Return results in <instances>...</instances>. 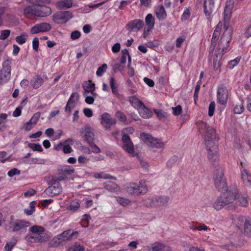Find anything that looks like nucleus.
I'll list each match as a JSON object with an SVG mask.
<instances>
[{
	"mask_svg": "<svg viewBox=\"0 0 251 251\" xmlns=\"http://www.w3.org/2000/svg\"><path fill=\"white\" fill-rule=\"evenodd\" d=\"M26 34H22L21 35L18 36L16 37V41L20 45H22L25 43L26 41Z\"/></svg>",
	"mask_w": 251,
	"mask_h": 251,
	"instance_id": "nucleus-48",
	"label": "nucleus"
},
{
	"mask_svg": "<svg viewBox=\"0 0 251 251\" xmlns=\"http://www.w3.org/2000/svg\"><path fill=\"white\" fill-rule=\"evenodd\" d=\"M73 17L72 13L69 11H60L54 14L53 21L57 24H64L67 22Z\"/></svg>",
	"mask_w": 251,
	"mask_h": 251,
	"instance_id": "nucleus-9",
	"label": "nucleus"
},
{
	"mask_svg": "<svg viewBox=\"0 0 251 251\" xmlns=\"http://www.w3.org/2000/svg\"><path fill=\"white\" fill-rule=\"evenodd\" d=\"M244 110V107L243 104L237 105L234 108V112L236 114H241Z\"/></svg>",
	"mask_w": 251,
	"mask_h": 251,
	"instance_id": "nucleus-58",
	"label": "nucleus"
},
{
	"mask_svg": "<svg viewBox=\"0 0 251 251\" xmlns=\"http://www.w3.org/2000/svg\"><path fill=\"white\" fill-rule=\"evenodd\" d=\"M140 139L148 146L151 148H161L164 146V143L158 139H155L147 133H141L140 134Z\"/></svg>",
	"mask_w": 251,
	"mask_h": 251,
	"instance_id": "nucleus-7",
	"label": "nucleus"
},
{
	"mask_svg": "<svg viewBox=\"0 0 251 251\" xmlns=\"http://www.w3.org/2000/svg\"><path fill=\"white\" fill-rule=\"evenodd\" d=\"M29 231L34 234H40L44 231V228L41 226L35 225L30 227Z\"/></svg>",
	"mask_w": 251,
	"mask_h": 251,
	"instance_id": "nucleus-39",
	"label": "nucleus"
},
{
	"mask_svg": "<svg viewBox=\"0 0 251 251\" xmlns=\"http://www.w3.org/2000/svg\"><path fill=\"white\" fill-rule=\"evenodd\" d=\"M217 100L222 105H225L227 101L228 92L226 87L224 85L218 86L217 92Z\"/></svg>",
	"mask_w": 251,
	"mask_h": 251,
	"instance_id": "nucleus-11",
	"label": "nucleus"
},
{
	"mask_svg": "<svg viewBox=\"0 0 251 251\" xmlns=\"http://www.w3.org/2000/svg\"><path fill=\"white\" fill-rule=\"evenodd\" d=\"M78 98L79 96L77 93H73L72 94L65 107V111L66 112H68L69 113H71V109L75 106V101L78 100Z\"/></svg>",
	"mask_w": 251,
	"mask_h": 251,
	"instance_id": "nucleus-24",
	"label": "nucleus"
},
{
	"mask_svg": "<svg viewBox=\"0 0 251 251\" xmlns=\"http://www.w3.org/2000/svg\"><path fill=\"white\" fill-rule=\"evenodd\" d=\"M215 108V103L214 101H211L208 108V115L211 117L214 114V112Z\"/></svg>",
	"mask_w": 251,
	"mask_h": 251,
	"instance_id": "nucleus-53",
	"label": "nucleus"
},
{
	"mask_svg": "<svg viewBox=\"0 0 251 251\" xmlns=\"http://www.w3.org/2000/svg\"><path fill=\"white\" fill-rule=\"evenodd\" d=\"M104 188L111 192H118L120 191V187L115 182L109 181L104 183Z\"/></svg>",
	"mask_w": 251,
	"mask_h": 251,
	"instance_id": "nucleus-30",
	"label": "nucleus"
},
{
	"mask_svg": "<svg viewBox=\"0 0 251 251\" xmlns=\"http://www.w3.org/2000/svg\"><path fill=\"white\" fill-rule=\"evenodd\" d=\"M28 147L34 151H38L39 152L43 151L42 146L39 144L30 143L29 144Z\"/></svg>",
	"mask_w": 251,
	"mask_h": 251,
	"instance_id": "nucleus-47",
	"label": "nucleus"
},
{
	"mask_svg": "<svg viewBox=\"0 0 251 251\" xmlns=\"http://www.w3.org/2000/svg\"><path fill=\"white\" fill-rule=\"evenodd\" d=\"M29 1L33 6H41L50 3V0H29Z\"/></svg>",
	"mask_w": 251,
	"mask_h": 251,
	"instance_id": "nucleus-42",
	"label": "nucleus"
},
{
	"mask_svg": "<svg viewBox=\"0 0 251 251\" xmlns=\"http://www.w3.org/2000/svg\"><path fill=\"white\" fill-rule=\"evenodd\" d=\"M240 60V58L236 57L235 59L231 60L228 64V68L233 69L235 66L238 65Z\"/></svg>",
	"mask_w": 251,
	"mask_h": 251,
	"instance_id": "nucleus-54",
	"label": "nucleus"
},
{
	"mask_svg": "<svg viewBox=\"0 0 251 251\" xmlns=\"http://www.w3.org/2000/svg\"><path fill=\"white\" fill-rule=\"evenodd\" d=\"M11 31L9 29L2 30L0 31V39L4 40L7 39L10 35Z\"/></svg>",
	"mask_w": 251,
	"mask_h": 251,
	"instance_id": "nucleus-49",
	"label": "nucleus"
},
{
	"mask_svg": "<svg viewBox=\"0 0 251 251\" xmlns=\"http://www.w3.org/2000/svg\"><path fill=\"white\" fill-rule=\"evenodd\" d=\"M80 206L79 203L77 201H72L69 205L68 209L71 211H75Z\"/></svg>",
	"mask_w": 251,
	"mask_h": 251,
	"instance_id": "nucleus-44",
	"label": "nucleus"
},
{
	"mask_svg": "<svg viewBox=\"0 0 251 251\" xmlns=\"http://www.w3.org/2000/svg\"><path fill=\"white\" fill-rule=\"evenodd\" d=\"M81 33L79 31L76 30L72 32L71 34V38L73 40H76L80 36Z\"/></svg>",
	"mask_w": 251,
	"mask_h": 251,
	"instance_id": "nucleus-63",
	"label": "nucleus"
},
{
	"mask_svg": "<svg viewBox=\"0 0 251 251\" xmlns=\"http://www.w3.org/2000/svg\"><path fill=\"white\" fill-rule=\"evenodd\" d=\"M39 47V39L35 37L32 41V48L34 50L37 51Z\"/></svg>",
	"mask_w": 251,
	"mask_h": 251,
	"instance_id": "nucleus-62",
	"label": "nucleus"
},
{
	"mask_svg": "<svg viewBox=\"0 0 251 251\" xmlns=\"http://www.w3.org/2000/svg\"><path fill=\"white\" fill-rule=\"evenodd\" d=\"M123 148L125 151L129 154L134 152V145L128 135H123L122 137Z\"/></svg>",
	"mask_w": 251,
	"mask_h": 251,
	"instance_id": "nucleus-15",
	"label": "nucleus"
},
{
	"mask_svg": "<svg viewBox=\"0 0 251 251\" xmlns=\"http://www.w3.org/2000/svg\"><path fill=\"white\" fill-rule=\"evenodd\" d=\"M83 88L84 90V93H93L95 90V84L91 80L86 81L83 84Z\"/></svg>",
	"mask_w": 251,
	"mask_h": 251,
	"instance_id": "nucleus-33",
	"label": "nucleus"
},
{
	"mask_svg": "<svg viewBox=\"0 0 251 251\" xmlns=\"http://www.w3.org/2000/svg\"><path fill=\"white\" fill-rule=\"evenodd\" d=\"M145 23L147 26V31H150L152 29L154 25V18L151 14H148L145 18Z\"/></svg>",
	"mask_w": 251,
	"mask_h": 251,
	"instance_id": "nucleus-31",
	"label": "nucleus"
},
{
	"mask_svg": "<svg viewBox=\"0 0 251 251\" xmlns=\"http://www.w3.org/2000/svg\"><path fill=\"white\" fill-rule=\"evenodd\" d=\"M226 206V205L223 202V200L221 197L218 198L217 201L214 203L213 207L217 210L221 209L223 207Z\"/></svg>",
	"mask_w": 251,
	"mask_h": 251,
	"instance_id": "nucleus-40",
	"label": "nucleus"
},
{
	"mask_svg": "<svg viewBox=\"0 0 251 251\" xmlns=\"http://www.w3.org/2000/svg\"><path fill=\"white\" fill-rule=\"evenodd\" d=\"M144 25L143 21L137 19L129 22L126 25V28L129 32H137L143 27Z\"/></svg>",
	"mask_w": 251,
	"mask_h": 251,
	"instance_id": "nucleus-16",
	"label": "nucleus"
},
{
	"mask_svg": "<svg viewBox=\"0 0 251 251\" xmlns=\"http://www.w3.org/2000/svg\"><path fill=\"white\" fill-rule=\"evenodd\" d=\"M231 40V33L230 29H226L221 37L218 44V48L216 51L215 57L213 60V67L215 71L221 72V59L225 52L226 51L228 44Z\"/></svg>",
	"mask_w": 251,
	"mask_h": 251,
	"instance_id": "nucleus-2",
	"label": "nucleus"
},
{
	"mask_svg": "<svg viewBox=\"0 0 251 251\" xmlns=\"http://www.w3.org/2000/svg\"><path fill=\"white\" fill-rule=\"evenodd\" d=\"M214 183L216 188L219 191L226 190V182L224 177V171L221 167L218 168L214 173Z\"/></svg>",
	"mask_w": 251,
	"mask_h": 251,
	"instance_id": "nucleus-6",
	"label": "nucleus"
},
{
	"mask_svg": "<svg viewBox=\"0 0 251 251\" xmlns=\"http://www.w3.org/2000/svg\"><path fill=\"white\" fill-rule=\"evenodd\" d=\"M92 148V151L94 153H98L100 152V149L95 144L92 142L91 144H89Z\"/></svg>",
	"mask_w": 251,
	"mask_h": 251,
	"instance_id": "nucleus-64",
	"label": "nucleus"
},
{
	"mask_svg": "<svg viewBox=\"0 0 251 251\" xmlns=\"http://www.w3.org/2000/svg\"><path fill=\"white\" fill-rule=\"evenodd\" d=\"M91 94L93 96H88L87 94H86V93H83V96L85 97V101L89 104H91L94 103L95 100L94 98L97 96L96 93H92Z\"/></svg>",
	"mask_w": 251,
	"mask_h": 251,
	"instance_id": "nucleus-43",
	"label": "nucleus"
},
{
	"mask_svg": "<svg viewBox=\"0 0 251 251\" xmlns=\"http://www.w3.org/2000/svg\"><path fill=\"white\" fill-rule=\"evenodd\" d=\"M11 61L6 59L2 64V68L0 70V84L3 85L8 81L11 76Z\"/></svg>",
	"mask_w": 251,
	"mask_h": 251,
	"instance_id": "nucleus-5",
	"label": "nucleus"
},
{
	"mask_svg": "<svg viewBox=\"0 0 251 251\" xmlns=\"http://www.w3.org/2000/svg\"><path fill=\"white\" fill-rule=\"evenodd\" d=\"M51 28V25L47 23H41L33 26L30 30L31 34L49 31Z\"/></svg>",
	"mask_w": 251,
	"mask_h": 251,
	"instance_id": "nucleus-14",
	"label": "nucleus"
},
{
	"mask_svg": "<svg viewBox=\"0 0 251 251\" xmlns=\"http://www.w3.org/2000/svg\"><path fill=\"white\" fill-rule=\"evenodd\" d=\"M50 186L45 190L44 193L49 196H53L58 195L62 191V187L60 183L55 179H51L50 183Z\"/></svg>",
	"mask_w": 251,
	"mask_h": 251,
	"instance_id": "nucleus-8",
	"label": "nucleus"
},
{
	"mask_svg": "<svg viewBox=\"0 0 251 251\" xmlns=\"http://www.w3.org/2000/svg\"><path fill=\"white\" fill-rule=\"evenodd\" d=\"M35 201L30 202L29 203V208L25 209L24 210L25 213L28 216L32 215L35 210Z\"/></svg>",
	"mask_w": 251,
	"mask_h": 251,
	"instance_id": "nucleus-41",
	"label": "nucleus"
},
{
	"mask_svg": "<svg viewBox=\"0 0 251 251\" xmlns=\"http://www.w3.org/2000/svg\"><path fill=\"white\" fill-rule=\"evenodd\" d=\"M21 174V171L17 168H13L10 170L7 173V175L9 177H12L15 175H19Z\"/></svg>",
	"mask_w": 251,
	"mask_h": 251,
	"instance_id": "nucleus-55",
	"label": "nucleus"
},
{
	"mask_svg": "<svg viewBox=\"0 0 251 251\" xmlns=\"http://www.w3.org/2000/svg\"><path fill=\"white\" fill-rule=\"evenodd\" d=\"M26 241L30 243H39L46 241V238L41 234L29 233L25 237Z\"/></svg>",
	"mask_w": 251,
	"mask_h": 251,
	"instance_id": "nucleus-21",
	"label": "nucleus"
},
{
	"mask_svg": "<svg viewBox=\"0 0 251 251\" xmlns=\"http://www.w3.org/2000/svg\"><path fill=\"white\" fill-rule=\"evenodd\" d=\"M241 176L245 183H250L251 182V176L247 170L245 169L242 171Z\"/></svg>",
	"mask_w": 251,
	"mask_h": 251,
	"instance_id": "nucleus-38",
	"label": "nucleus"
},
{
	"mask_svg": "<svg viewBox=\"0 0 251 251\" xmlns=\"http://www.w3.org/2000/svg\"><path fill=\"white\" fill-rule=\"evenodd\" d=\"M129 101L131 105L137 110L144 104L142 101L135 96L129 97Z\"/></svg>",
	"mask_w": 251,
	"mask_h": 251,
	"instance_id": "nucleus-35",
	"label": "nucleus"
},
{
	"mask_svg": "<svg viewBox=\"0 0 251 251\" xmlns=\"http://www.w3.org/2000/svg\"><path fill=\"white\" fill-rule=\"evenodd\" d=\"M226 190V192L224 193L222 196L220 197L223 200V202L226 205V206L233 202L236 200V190Z\"/></svg>",
	"mask_w": 251,
	"mask_h": 251,
	"instance_id": "nucleus-13",
	"label": "nucleus"
},
{
	"mask_svg": "<svg viewBox=\"0 0 251 251\" xmlns=\"http://www.w3.org/2000/svg\"><path fill=\"white\" fill-rule=\"evenodd\" d=\"M94 177L97 179H113L116 180V177L111 176L109 174L105 173L103 172H97L94 174Z\"/></svg>",
	"mask_w": 251,
	"mask_h": 251,
	"instance_id": "nucleus-32",
	"label": "nucleus"
},
{
	"mask_svg": "<svg viewBox=\"0 0 251 251\" xmlns=\"http://www.w3.org/2000/svg\"><path fill=\"white\" fill-rule=\"evenodd\" d=\"M139 115L144 119H149L152 116V112L143 104L138 109Z\"/></svg>",
	"mask_w": 251,
	"mask_h": 251,
	"instance_id": "nucleus-28",
	"label": "nucleus"
},
{
	"mask_svg": "<svg viewBox=\"0 0 251 251\" xmlns=\"http://www.w3.org/2000/svg\"><path fill=\"white\" fill-rule=\"evenodd\" d=\"M155 12L159 21H163L167 17V13L162 5L157 6L155 9Z\"/></svg>",
	"mask_w": 251,
	"mask_h": 251,
	"instance_id": "nucleus-27",
	"label": "nucleus"
},
{
	"mask_svg": "<svg viewBox=\"0 0 251 251\" xmlns=\"http://www.w3.org/2000/svg\"><path fill=\"white\" fill-rule=\"evenodd\" d=\"M245 234L251 237V219H246L244 224Z\"/></svg>",
	"mask_w": 251,
	"mask_h": 251,
	"instance_id": "nucleus-36",
	"label": "nucleus"
},
{
	"mask_svg": "<svg viewBox=\"0 0 251 251\" xmlns=\"http://www.w3.org/2000/svg\"><path fill=\"white\" fill-rule=\"evenodd\" d=\"M74 171L75 170L74 168H70L67 167H64L59 170V180L62 181L70 178L72 174L74 172Z\"/></svg>",
	"mask_w": 251,
	"mask_h": 251,
	"instance_id": "nucleus-20",
	"label": "nucleus"
},
{
	"mask_svg": "<svg viewBox=\"0 0 251 251\" xmlns=\"http://www.w3.org/2000/svg\"><path fill=\"white\" fill-rule=\"evenodd\" d=\"M177 156H173L167 162V166L168 168H171L178 160Z\"/></svg>",
	"mask_w": 251,
	"mask_h": 251,
	"instance_id": "nucleus-51",
	"label": "nucleus"
},
{
	"mask_svg": "<svg viewBox=\"0 0 251 251\" xmlns=\"http://www.w3.org/2000/svg\"><path fill=\"white\" fill-rule=\"evenodd\" d=\"M173 112V114L175 116H178L180 115L182 111V107L180 105H178L176 107H173L172 108Z\"/></svg>",
	"mask_w": 251,
	"mask_h": 251,
	"instance_id": "nucleus-56",
	"label": "nucleus"
},
{
	"mask_svg": "<svg viewBox=\"0 0 251 251\" xmlns=\"http://www.w3.org/2000/svg\"><path fill=\"white\" fill-rule=\"evenodd\" d=\"M154 112L155 114H156L157 117L160 119H163L166 118L168 116V114L166 112H164L162 110H159L155 109H154Z\"/></svg>",
	"mask_w": 251,
	"mask_h": 251,
	"instance_id": "nucleus-50",
	"label": "nucleus"
},
{
	"mask_svg": "<svg viewBox=\"0 0 251 251\" xmlns=\"http://www.w3.org/2000/svg\"><path fill=\"white\" fill-rule=\"evenodd\" d=\"M26 16L33 15L38 17H47L52 13L51 8L44 5L41 6H28L24 9Z\"/></svg>",
	"mask_w": 251,
	"mask_h": 251,
	"instance_id": "nucleus-3",
	"label": "nucleus"
},
{
	"mask_svg": "<svg viewBox=\"0 0 251 251\" xmlns=\"http://www.w3.org/2000/svg\"><path fill=\"white\" fill-rule=\"evenodd\" d=\"M117 201L120 204L124 206L127 205L130 203V201L129 200L122 197L118 198Z\"/></svg>",
	"mask_w": 251,
	"mask_h": 251,
	"instance_id": "nucleus-59",
	"label": "nucleus"
},
{
	"mask_svg": "<svg viewBox=\"0 0 251 251\" xmlns=\"http://www.w3.org/2000/svg\"><path fill=\"white\" fill-rule=\"evenodd\" d=\"M196 125L200 133L203 134L209 159L211 163L216 162L219 159V155L218 146L216 142L215 130L213 127L201 121H198Z\"/></svg>",
	"mask_w": 251,
	"mask_h": 251,
	"instance_id": "nucleus-1",
	"label": "nucleus"
},
{
	"mask_svg": "<svg viewBox=\"0 0 251 251\" xmlns=\"http://www.w3.org/2000/svg\"><path fill=\"white\" fill-rule=\"evenodd\" d=\"M190 11L188 9H186L183 12L181 19L182 21H186L190 17Z\"/></svg>",
	"mask_w": 251,
	"mask_h": 251,
	"instance_id": "nucleus-61",
	"label": "nucleus"
},
{
	"mask_svg": "<svg viewBox=\"0 0 251 251\" xmlns=\"http://www.w3.org/2000/svg\"><path fill=\"white\" fill-rule=\"evenodd\" d=\"M236 202L238 205L247 207L249 204V200L247 196L243 195L236 192Z\"/></svg>",
	"mask_w": 251,
	"mask_h": 251,
	"instance_id": "nucleus-26",
	"label": "nucleus"
},
{
	"mask_svg": "<svg viewBox=\"0 0 251 251\" xmlns=\"http://www.w3.org/2000/svg\"><path fill=\"white\" fill-rule=\"evenodd\" d=\"M107 68V66L106 64H103L101 66L99 67L96 72L97 76H101L106 71Z\"/></svg>",
	"mask_w": 251,
	"mask_h": 251,
	"instance_id": "nucleus-46",
	"label": "nucleus"
},
{
	"mask_svg": "<svg viewBox=\"0 0 251 251\" xmlns=\"http://www.w3.org/2000/svg\"><path fill=\"white\" fill-rule=\"evenodd\" d=\"M127 193L131 195L140 196L145 194L148 191V187L144 180H140L138 183L131 182L126 187Z\"/></svg>",
	"mask_w": 251,
	"mask_h": 251,
	"instance_id": "nucleus-4",
	"label": "nucleus"
},
{
	"mask_svg": "<svg viewBox=\"0 0 251 251\" xmlns=\"http://www.w3.org/2000/svg\"><path fill=\"white\" fill-rule=\"evenodd\" d=\"M116 116L122 122H125L126 121V115L120 111H118L116 113Z\"/></svg>",
	"mask_w": 251,
	"mask_h": 251,
	"instance_id": "nucleus-57",
	"label": "nucleus"
},
{
	"mask_svg": "<svg viewBox=\"0 0 251 251\" xmlns=\"http://www.w3.org/2000/svg\"><path fill=\"white\" fill-rule=\"evenodd\" d=\"M234 6V0H227L224 12V22H228L230 19L232 10Z\"/></svg>",
	"mask_w": 251,
	"mask_h": 251,
	"instance_id": "nucleus-19",
	"label": "nucleus"
},
{
	"mask_svg": "<svg viewBox=\"0 0 251 251\" xmlns=\"http://www.w3.org/2000/svg\"><path fill=\"white\" fill-rule=\"evenodd\" d=\"M40 115H41L40 112H37V113H35L33 115V116L32 117L31 119L29 120L30 123H32V125H35L37 124V121H38V120L40 117Z\"/></svg>",
	"mask_w": 251,
	"mask_h": 251,
	"instance_id": "nucleus-52",
	"label": "nucleus"
},
{
	"mask_svg": "<svg viewBox=\"0 0 251 251\" xmlns=\"http://www.w3.org/2000/svg\"><path fill=\"white\" fill-rule=\"evenodd\" d=\"M44 82V80L39 75H36L33 77L31 80V84L34 89H37L40 87Z\"/></svg>",
	"mask_w": 251,
	"mask_h": 251,
	"instance_id": "nucleus-34",
	"label": "nucleus"
},
{
	"mask_svg": "<svg viewBox=\"0 0 251 251\" xmlns=\"http://www.w3.org/2000/svg\"><path fill=\"white\" fill-rule=\"evenodd\" d=\"M115 123V120L108 113H105L101 115V124L106 129L109 128Z\"/></svg>",
	"mask_w": 251,
	"mask_h": 251,
	"instance_id": "nucleus-23",
	"label": "nucleus"
},
{
	"mask_svg": "<svg viewBox=\"0 0 251 251\" xmlns=\"http://www.w3.org/2000/svg\"><path fill=\"white\" fill-rule=\"evenodd\" d=\"M143 204L147 207H155L154 197L149 198L143 200Z\"/></svg>",
	"mask_w": 251,
	"mask_h": 251,
	"instance_id": "nucleus-37",
	"label": "nucleus"
},
{
	"mask_svg": "<svg viewBox=\"0 0 251 251\" xmlns=\"http://www.w3.org/2000/svg\"><path fill=\"white\" fill-rule=\"evenodd\" d=\"M70 231V230H65L54 237L50 242V246L53 247H56L64 241L71 240V235H69Z\"/></svg>",
	"mask_w": 251,
	"mask_h": 251,
	"instance_id": "nucleus-10",
	"label": "nucleus"
},
{
	"mask_svg": "<svg viewBox=\"0 0 251 251\" xmlns=\"http://www.w3.org/2000/svg\"><path fill=\"white\" fill-rule=\"evenodd\" d=\"M164 244L162 243L156 242L151 245L152 251H162L163 248Z\"/></svg>",
	"mask_w": 251,
	"mask_h": 251,
	"instance_id": "nucleus-45",
	"label": "nucleus"
},
{
	"mask_svg": "<svg viewBox=\"0 0 251 251\" xmlns=\"http://www.w3.org/2000/svg\"><path fill=\"white\" fill-rule=\"evenodd\" d=\"M9 225V229L13 232H16L28 227L30 223L23 220H16L15 221H10Z\"/></svg>",
	"mask_w": 251,
	"mask_h": 251,
	"instance_id": "nucleus-12",
	"label": "nucleus"
},
{
	"mask_svg": "<svg viewBox=\"0 0 251 251\" xmlns=\"http://www.w3.org/2000/svg\"><path fill=\"white\" fill-rule=\"evenodd\" d=\"M203 6L205 15L209 19L214 10V0H205Z\"/></svg>",
	"mask_w": 251,
	"mask_h": 251,
	"instance_id": "nucleus-22",
	"label": "nucleus"
},
{
	"mask_svg": "<svg viewBox=\"0 0 251 251\" xmlns=\"http://www.w3.org/2000/svg\"><path fill=\"white\" fill-rule=\"evenodd\" d=\"M81 136L89 144H91L94 138L93 129L90 127L82 128L80 131Z\"/></svg>",
	"mask_w": 251,
	"mask_h": 251,
	"instance_id": "nucleus-17",
	"label": "nucleus"
},
{
	"mask_svg": "<svg viewBox=\"0 0 251 251\" xmlns=\"http://www.w3.org/2000/svg\"><path fill=\"white\" fill-rule=\"evenodd\" d=\"M169 200L170 198L167 196L155 197L154 201L155 203V207H159L167 205Z\"/></svg>",
	"mask_w": 251,
	"mask_h": 251,
	"instance_id": "nucleus-25",
	"label": "nucleus"
},
{
	"mask_svg": "<svg viewBox=\"0 0 251 251\" xmlns=\"http://www.w3.org/2000/svg\"><path fill=\"white\" fill-rule=\"evenodd\" d=\"M73 0H61L58 1L56 5L59 9H67L73 6Z\"/></svg>",
	"mask_w": 251,
	"mask_h": 251,
	"instance_id": "nucleus-29",
	"label": "nucleus"
},
{
	"mask_svg": "<svg viewBox=\"0 0 251 251\" xmlns=\"http://www.w3.org/2000/svg\"><path fill=\"white\" fill-rule=\"evenodd\" d=\"M222 24L219 23L217 25L215 29V30L213 34L212 38L211 39V45L209 48L210 53H212L213 52L215 47V45L216 44V43L219 39V36L220 35L221 30L222 29Z\"/></svg>",
	"mask_w": 251,
	"mask_h": 251,
	"instance_id": "nucleus-18",
	"label": "nucleus"
},
{
	"mask_svg": "<svg viewBox=\"0 0 251 251\" xmlns=\"http://www.w3.org/2000/svg\"><path fill=\"white\" fill-rule=\"evenodd\" d=\"M134 129L131 127L124 128L122 131L123 135H128V134H132L134 132Z\"/></svg>",
	"mask_w": 251,
	"mask_h": 251,
	"instance_id": "nucleus-60",
	"label": "nucleus"
}]
</instances>
